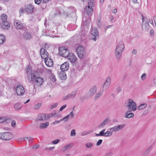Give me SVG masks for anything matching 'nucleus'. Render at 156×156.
I'll use <instances>...</instances> for the list:
<instances>
[{
  "instance_id": "1",
  "label": "nucleus",
  "mask_w": 156,
  "mask_h": 156,
  "mask_svg": "<svg viewBox=\"0 0 156 156\" xmlns=\"http://www.w3.org/2000/svg\"><path fill=\"white\" fill-rule=\"evenodd\" d=\"M31 81L34 82L35 85L37 86H40L42 85L44 80L43 78L39 76L38 72L34 71L31 74Z\"/></svg>"
},
{
  "instance_id": "2",
  "label": "nucleus",
  "mask_w": 156,
  "mask_h": 156,
  "mask_svg": "<svg viewBox=\"0 0 156 156\" xmlns=\"http://www.w3.org/2000/svg\"><path fill=\"white\" fill-rule=\"evenodd\" d=\"M124 106L127 108L130 112L135 111L137 109L136 103L131 99L127 100L124 104Z\"/></svg>"
},
{
  "instance_id": "3",
  "label": "nucleus",
  "mask_w": 156,
  "mask_h": 156,
  "mask_svg": "<svg viewBox=\"0 0 156 156\" xmlns=\"http://www.w3.org/2000/svg\"><path fill=\"white\" fill-rule=\"evenodd\" d=\"M78 56L80 58H82L86 56V50L81 46H79L76 49Z\"/></svg>"
},
{
  "instance_id": "4",
  "label": "nucleus",
  "mask_w": 156,
  "mask_h": 156,
  "mask_svg": "<svg viewBox=\"0 0 156 156\" xmlns=\"http://www.w3.org/2000/svg\"><path fill=\"white\" fill-rule=\"evenodd\" d=\"M13 137V134L10 132H7L0 133V138L4 140H10Z\"/></svg>"
},
{
  "instance_id": "5",
  "label": "nucleus",
  "mask_w": 156,
  "mask_h": 156,
  "mask_svg": "<svg viewBox=\"0 0 156 156\" xmlns=\"http://www.w3.org/2000/svg\"><path fill=\"white\" fill-rule=\"evenodd\" d=\"M105 129H103L99 132V133H96L95 136H103L106 137L111 136L113 133V131L111 130L107 131L105 132Z\"/></svg>"
},
{
  "instance_id": "6",
  "label": "nucleus",
  "mask_w": 156,
  "mask_h": 156,
  "mask_svg": "<svg viewBox=\"0 0 156 156\" xmlns=\"http://www.w3.org/2000/svg\"><path fill=\"white\" fill-rule=\"evenodd\" d=\"M91 34L92 35V39L96 41L97 39L99 37V32L98 30L95 28H92L91 30Z\"/></svg>"
},
{
  "instance_id": "7",
  "label": "nucleus",
  "mask_w": 156,
  "mask_h": 156,
  "mask_svg": "<svg viewBox=\"0 0 156 156\" xmlns=\"http://www.w3.org/2000/svg\"><path fill=\"white\" fill-rule=\"evenodd\" d=\"M69 53L67 49L65 47H60L59 48V54L60 55L67 57Z\"/></svg>"
},
{
  "instance_id": "8",
  "label": "nucleus",
  "mask_w": 156,
  "mask_h": 156,
  "mask_svg": "<svg viewBox=\"0 0 156 156\" xmlns=\"http://www.w3.org/2000/svg\"><path fill=\"white\" fill-rule=\"evenodd\" d=\"M15 89L16 93L18 95H23L25 92L24 88L21 85H17Z\"/></svg>"
},
{
  "instance_id": "9",
  "label": "nucleus",
  "mask_w": 156,
  "mask_h": 156,
  "mask_svg": "<svg viewBox=\"0 0 156 156\" xmlns=\"http://www.w3.org/2000/svg\"><path fill=\"white\" fill-rule=\"evenodd\" d=\"M15 28L17 30H22L24 28V26L23 23L20 20H16L14 23Z\"/></svg>"
},
{
  "instance_id": "10",
  "label": "nucleus",
  "mask_w": 156,
  "mask_h": 156,
  "mask_svg": "<svg viewBox=\"0 0 156 156\" xmlns=\"http://www.w3.org/2000/svg\"><path fill=\"white\" fill-rule=\"evenodd\" d=\"M124 124L120 125L113 126L110 129V130L113 132H117L122 130L125 126Z\"/></svg>"
},
{
  "instance_id": "11",
  "label": "nucleus",
  "mask_w": 156,
  "mask_h": 156,
  "mask_svg": "<svg viewBox=\"0 0 156 156\" xmlns=\"http://www.w3.org/2000/svg\"><path fill=\"white\" fill-rule=\"evenodd\" d=\"M53 115H52L51 117H52ZM51 116H49L48 115H47L44 114H40L38 115L37 116V119L39 120L43 121L45 120L48 119V118H50Z\"/></svg>"
},
{
  "instance_id": "12",
  "label": "nucleus",
  "mask_w": 156,
  "mask_h": 156,
  "mask_svg": "<svg viewBox=\"0 0 156 156\" xmlns=\"http://www.w3.org/2000/svg\"><path fill=\"white\" fill-rule=\"evenodd\" d=\"M67 57L72 63H75L77 61L76 56L73 53H69Z\"/></svg>"
},
{
  "instance_id": "13",
  "label": "nucleus",
  "mask_w": 156,
  "mask_h": 156,
  "mask_svg": "<svg viewBox=\"0 0 156 156\" xmlns=\"http://www.w3.org/2000/svg\"><path fill=\"white\" fill-rule=\"evenodd\" d=\"M44 62L45 65L48 67H51L53 65V60L49 57H47L44 59Z\"/></svg>"
},
{
  "instance_id": "14",
  "label": "nucleus",
  "mask_w": 156,
  "mask_h": 156,
  "mask_svg": "<svg viewBox=\"0 0 156 156\" xmlns=\"http://www.w3.org/2000/svg\"><path fill=\"white\" fill-rule=\"evenodd\" d=\"M34 7L32 4H30L25 7V10L28 13H30L34 12Z\"/></svg>"
},
{
  "instance_id": "15",
  "label": "nucleus",
  "mask_w": 156,
  "mask_h": 156,
  "mask_svg": "<svg viewBox=\"0 0 156 156\" xmlns=\"http://www.w3.org/2000/svg\"><path fill=\"white\" fill-rule=\"evenodd\" d=\"M122 51L120 49H119L117 47L115 51V55L116 58L118 60L122 56Z\"/></svg>"
},
{
  "instance_id": "16",
  "label": "nucleus",
  "mask_w": 156,
  "mask_h": 156,
  "mask_svg": "<svg viewBox=\"0 0 156 156\" xmlns=\"http://www.w3.org/2000/svg\"><path fill=\"white\" fill-rule=\"evenodd\" d=\"M40 53L41 58L44 59L48 57V53L44 48H41L40 50Z\"/></svg>"
},
{
  "instance_id": "17",
  "label": "nucleus",
  "mask_w": 156,
  "mask_h": 156,
  "mask_svg": "<svg viewBox=\"0 0 156 156\" xmlns=\"http://www.w3.org/2000/svg\"><path fill=\"white\" fill-rule=\"evenodd\" d=\"M110 121L108 118L105 119L98 126V128H104L105 126L108 124Z\"/></svg>"
},
{
  "instance_id": "18",
  "label": "nucleus",
  "mask_w": 156,
  "mask_h": 156,
  "mask_svg": "<svg viewBox=\"0 0 156 156\" xmlns=\"http://www.w3.org/2000/svg\"><path fill=\"white\" fill-rule=\"evenodd\" d=\"M23 37L25 40H29L32 38V34L30 32H25L23 34Z\"/></svg>"
},
{
  "instance_id": "19",
  "label": "nucleus",
  "mask_w": 156,
  "mask_h": 156,
  "mask_svg": "<svg viewBox=\"0 0 156 156\" xmlns=\"http://www.w3.org/2000/svg\"><path fill=\"white\" fill-rule=\"evenodd\" d=\"M69 67V62H66L61 65L60 69L62 72H64L68 69Z\"/></svg>"
},
{
  "instance_id": "20",
  "label": "nucleus",
  "mask_w": 156,
  "mask_h": 156,
  "mask_svg": "<svg viewBox=\"0 0 156 156\" xmlns=\"http://www.w3.org/2000/svg\"><path fill=\"white\" fill-rule=\"evenodd\" d=\"M97 88L95 86H94L91 87L89 90L88 94L90 97L93 96L97 91Z\"/></svg>"
},
{
  "instance_id": "21",
  "label": "nucleus",
  "mask_w": 156,
  "mask_h": 156,
  "mask_svg": "<svg viewBox=\"0 0 156 156\" xmlns=\"http://www.w3.org/2000/svg\"><path fill=\"white\" fill-rule=\"evenodd\" d=\"M74 116V113L73 112V111H72L69 115H66L63 118L61 119L60 121H62L64 120L65 122H66L68 121L69 117H70L72 119L73 118Z\"/></svg>"
},
{
  "instance_id": "22",
  "label": "nucleus",
  "mask_w": 156,
  "mask_h": 156,
  "mask_svg": "<svg viewBox=\"0 0 156 156\" xmlns=\"http://www.w3.org/2000/svg\"><path fill=\"white\" fill-rule=\"evenodd\" d=\"M116 47L119 48V49H120L121 51H123L125 48V46L123 42L120 41L117 44Z\"/></svg>"
},
{
  "instance_id": "23",
  "label": "nucleus",
  "mask_w": 156,
  "mask_h": 156,
  "mask_svg": "<svg viewBox=\"0 0 156 156\" xmlns=\"http://www.w3.org/2000/svg\"><path fill=\"white\" fill-rule=\"evenodd\" d=\"M111 79L110 77H108L103 84V87H108L111 85Z\"/></svg>"
},
{
  "instance_id": "24",
  "label": "nucleus",
  "mask_w": 156,
  "mask_h": 156,
  "mask_svg": "<svg viewBox=\"0 0 156 156\" xmlns=\"http://www.w3.org/2000/svg\"><path fill=\"white\" fill-rule=\"evenodd\" d=\"M130 112L128 110L127 111L125 115V117L126 118L130 119L133 118L134 116V114L133 113H129Z\"/></svg>"
},
{
  "instance_id": "25",
  "label": "nucleus",
  "mask_w": 156,
  "mask_h": 156,
  "mask_svg": "<svg viewBox=\"0 0 156 156\" xmlns=\"http://www.w3.org/2000/svg\"><path fill=\"white\" fill-rule=\"evenodd\" d=\"M10 27V24L7 21L2 23V27L3 28L5 29H8Z\"/></svg>"
},
{
  "instance_id": "26",
  "label": "nucleus",
  "mask_w": 156,
  "mask_h": 156,
  "mask_svg": "<svg viewBox=\"0 0 156 156\" xmlns=\"http://www.w3.org/2000/svg\"><path fill=\"white\" fill-rule=\"evenodd\" d=\"M49 122H46L45 123H41L39 128L41 129H44L47 128L49 125Z\"/></svg>"
},
{
  "instance_id": "27",
  "label": "nucleus",
  "mask_w": 156,
  "mask_h": 156,
  "mask_svg": "<svg viewBox=\"0 0 156 156\" xmlns=\"http://www.w3.org/2000/svg\"><path fill=\"white\" fill-rule=\"evenodd\" d=\"M73 144L70 143L69 144L66 145L65 146L62 147V150L63 151H66L70 149L73 146Z\"/></svg>"
},
{
  "instance_id": "28",
  "label": "nucleus",
  "mask_w": 156,
  "mask_h": 156,
  "mask_svg": "<svg viewBox=\"0 0 156 156\" xmlns=\"http://www.w3.org/2000/svg\"><path fill=\"white\" fill-rule=\"evenodd\" d=\"M149 24L147 21L144 24H142V27L143 30L144 29L145 30H147L149 29Z\"/></svg>"
},
{
  "instance_id": "29",
  "label": "nucleus",
  "mask_w": 156,
  "mask_h": 156,
  "mask_svg": "<svg viewBox=\"0 0 156 156\" xmlns=\"http://www.w3.org/2000/svg\"><path fill=\"white\" fill-rule=\"evenodd\" d=\"M59 76L60 79L62 80H64L66 79V75L64 72H61L59 74Z\"/></svg>"
},
{
  "instance_id": "30",
  "label": "nucleus",
  "mask_w": 156,
  "mask_h": 156,
  "mask_svg": "<svg viewBox=\"0 0 156 156\" xmlns=\"http://www.w3.org/2000/svg\"><path fill=\"white\" fill-rule=\"evenodd\" d=\"M103 93V91H100L98 92L95 94L94 96V99L95 100H97L100 97L101 95Z\"/></svg>"
},
{
  "instance_id": "31",
  "label": "nucleus",
  "mask_w": 156,
  "mask_h": 156,
  "mask_svg": "<svg viewBox=\"0 0 156 156\" xmlns=\"http://www.w3.org/2000/svg\"><path fill=\"white\" fill-rule=\"evenodd\" d=\"M93 11V9L92 8H89L87 7V9L86 13H87L88 15L90 16L91 14V13Z\"/></svg>"
},
{
  "instance_id": "32",
  "label": "nucleus",
  "mask_w": 156,
  "mask_h": 156,
  "mask_svg": "<svg viewBox=\"0 0 156 156\" xmlns=\"http://www.w3.org/2000/svg\"><path fill=\"white\" fill-rule=\"evenodd\" d=\"M1 18L2 22L7 21V16L5 14H3L1 15Z\"/></svg>"
},
{
  "instance_id": "33",
  "label": "nucleus",
  "mask_w": 156,
  "mask_h": 156,
  "mask_svg": "<svg viewBox=\"0 0 156 156\" xmlns=\"http://www.w3.org/2000/svg\"><path fill=\"white\" fill-rule=\"evenodd\" d=\"M88 7L89 8H92L94 6V0H90L88 2Z\"/></svg>"
},
{
  "instance_id": "34",
  "label": "nucleus",
  "mask_w": 156,
  "mask_h": 156,
  "mask_svg": "<svg viewBox=\"0 0 156 156\" xmlns=\"http://www.w3.org/2000/svg\"><path fill=\"white\" fill-rule=\"evenodd\" d=\"M21 105L19 103H17L14 105V107L16 110L20 109L21 108Z\"/></svg>"
},
{
  "instance_id": "35",
  "label": "nucleus",
  "mask_w": 156,
  "mask_h": 156,
  "mask_svg": "<svg viewBox=\"0 0 156 156\" xmlns=\"http://www.w3.org/2000/svg\"><path fill=\"white\" fill-rule=\"evenodd\" d=\"M5 41V36L2 35H0V44H3Z\"/></svg>"
},
{
  "instance_id": "36",
  "label": "nucleus",
  "mask_w": 156,
  "mask_h": 156,
  "mask_svg": "<svg viewBox=\"0 0 156 156\" xmlns=\"http://www.w3.org/2000/svg\"><path fill=\"white\" fill-rule=\"evenodd\" d=\"M147 106V104H141L138 107V109L139 110H141L145 108Z\"/></svg>"
},
{
  "instance_id": "37",
  "label": "nucleus",
  "mask_w": 156,
  "mask_h": 156,
  "mask_svg": "<svg viewBox=\"0 0 156 156\" xmlns=\"http://www.w3.org/2000/svg\"><path fill=\"white\" fill-rule=\"evenodd\" d=\"M84 20V18L83 17V23H82V25H84V26H87L89 24V22L87 20Z\"/></svg>"
},
{
  "instance_id": "38",
  "label": "nucleus",
  "mask_w": 156,
  "mask_h": 156,
  "mask_svg": "<svg viewBox=\"0 0 156 156\" xmlns=\"http://www.w3.org/2000/svg\"><path fill=\"white\" fill-rule=\"evenodd\" d=\"M50 79L53 82H55L56 81V78L55 75L53 74H51L50 76Z\"/></svg>"
},
{
  "instance_id": "39",
  "label": "nucleus",
  "mask_w": 156,
  "mask_h": 156,
  "mask_svg": "<svg viewBox=\"0 0 156 156\" xmlns=\"http://www.w3.org/2000/svg\"><path fill=\"white\" fill-rule=\"evenodd\" d=\"M76 92L75 91L72 92L70 94H69L70 98H73L74 97H75L76 96Z\"/></svg>"
},
{
  "instance_id": "40",
  "label": "nucleus",
  "mask_w": 156,
  "mask_h": 156,
  "mask_svg": "<svg viewBox=\"0 0 156 156\" xmlns=\"http://www.w3.org/2000/svg\"><path fill=\"white\" fill-rule=\"evenodd\" d=\"M41 106V104L39 103L37 104L34 107V109H37L39 108Z\"/></svg>"
},
{
  "instance_id": "41",
  "label": "nucleus",
  "mask_w": 156,
  "mask_h": 156,
  "mask_svg": "<svg viewBox=\"0 0 156 156\" xmlns=\"http://www.w3.org/2000/svg\"><path fill=\"white\" fill-rule=\"evenodd\" d=\"M76 135V133L75 129H73L71 132L70 136H75Z\"/></svg>"
},
{
  "instance_id": "42",
  "label": "nucleus",
  "mask_w": 156,
  "mask_h": 156,
  "mask_svg": "<svg viewBox=\"0 0 156 156\" xmlns=\"http://www.w3.org/2000/svg\"><path fill=\"white\" fill-rule=\"evenodd\" d=\"M32 71L31 69L29 67L26 69V73L27 74L31 73Z\"/></svg>"
},
{
  "instance_id": "43",
  "label": "nucleus",
  "mask_w": 156,
  "mask_h": 156,
  "mask_svg": "<svg viewBox=\"0 0 156 156\" xmlns=\"http://www.w3.org/2000/svg\"><path fill=\"white\" fill-rule=\"evenodd\" d=\"M58 105V103H55L53 104L52 105L51 107V109H53L54 108L56 107Z\"/></svg>"
},
{
  "instance_id": "44",
  "label": "nucleus",
  "mask_w": 156,
  "mask_h": 156,
  "mask_svg": "<svg viewBox=\"0 0 156 156\" xmlns=\"http://www.w3.org/2000/svg\"><path fill=\"white\" fill-rule=\"evenodd\" d=\"M70 98L69 94H68L63 98V100L64 101H65L67 100Z\"/></svg>"
},
{
  "instance_id": "45",
  "label": "nucleus",
  "mask_w": 156,
  "mask_h": 156,
  "mask_svg": "<svg viewBox=\"0 0 156 156\" xmlns=\"http://www.w3.org/2000/svg\"><path fill=\"white\" fill-rule=\"evenodd\" d=\"M60 141V140L59 139H57L53 141L52 143L54 144H55L59 142Z\"/></svg>"
},
{
  "instance_id": "46",
  "label": "nucleus",
  "mask_w": 156,
  "mask_h": 156,
  "mask_svg": "<svg viewBox=\"0 0 156 156\" xmlns=\"http://www.w3.org/2000/svg\"><path fill=\"white\" fill-rule=\"evenodd\" d=\"M92 146V144L91 143H87L86 144V146L87 148H90Z\"/></svg>"
},
{
  "instance_id": "47",
  "label": "nucleus",
  "mask_w": 156,
  "mask_h": 156,
  "mask_svg": "<svg viewBox=\"0 0 156 156\" xmlns=\"http://www.w3.org/2000/svg\"><path fill=\"white\" fill-rule=\"evenodd\" d=\"M146 78V75L145 74V73H143L141 77V79H142V80H145Z\"/></svg>"
},
{
  "instance_id": "48",
  "label": "nucleus",
  "mask_w": 156,
  "mask_h": 156,
  "mask_svg": "<svg viewBox=\"0 0 156 156\" xmlns=\"http://www.w3.org/2000/svg\"><path fill=\"white\" fill-rule=\"evenodd\" d=\"M102 142V140L100 139L99 140L98 142H97L96 144V145L98 146L100 145L101 144Z\"/></svg>"
},
{
  "instance_id": "49",
  "label": "nucleus",
  "mask_w": 156,
  "mask_h": 156,
  "mask_svg": "<svg viewBox=\"0 0 156 156\" xmlns=\"http://www.w3.org/2000/svg\"><path fill=\"white\" fill-rule=\"evenodd\" d=\"M88 133H89L87 131H83L81 133V135L82 136H84Z\"/></svg>"
},
{
  "instance_id": "50",
  "label": "nucleus",
  "mask_w": 156,
  "mask_h": 156,
  "mask_svg": "<svg viewBox=\"0 0 156 156\" xmlns=\"http://www.w3.org/2000/svg\"><path fill=\"white\" fill-rule=\"evenodd\" d=\"M34 2L36 4L39 5L41 2V0H34Z\"/></svg>"
},
{
  "instance_id": "51",
  "label": "nucleus",
  "mask_w": 156,
  "mask_h": 156,
  "mask_svg": "<svg viewBox=\"0 0 156 156\" xmlns=\"http://www.w3.org/2000/svg\"><path fill=\"white\" fill-rule=\"evenodd\" d=\"M66 107V105H65L62 106L60 108L59 111H61Z\"/></svg>"
},
{
  "instance_id": "52",
  "label": "nucleus",
  "mask_w": 156,
  "mask_h": 156,
  "mask_svg": "<svg viewBox=\"0 0 156 156\" xmlns=\"http://www.w3.org/2000/svg\"><path fill=\"white\" fill-rule=\"evenodd\" d=\"M112 152H108L106 153L105 155V156H112Z\"/></svg>"
},
{
  "instance_id": "53",
  "label": "nucleus",
  "mask_w": 156,
  "mask_h": 156,
  "mask_svg": "<svg viewBox=\"0 0 156 156\" xmlns=\"http://www.w3.org/2000/svg\"><path fill=\"white\" fill-rule=\"evenodd\" d=\"M122 90L121 88L119 87H118L116 88V90L118 93L120 92Z\"/></svg>"
},
{
  "instance_id": "54",
  "label": "nucleus",
  "mask_w": 156,
  "mask_h": 156,
  "mask_svg": "<svg viewBox=\"0 0 156 156\" xmlns=\"http://www.w3.org/2000/svg\"><path fill=\"white\" fill-rule=\"evenodd\" d=\"M25 139H27L29 141L32 140H33L32 137H24L23 138V140H25Z\"/></svg>"
},
{
  "instance_id": "55",
  "label": "nucleus",
  "mask_w": 156,
  "mask_h": 156,
  "mask_svg": "<svg viewBox=\"0 0 156 156\" xmlns=\"http://www.w3.org/2000/svg\"><path fill=\"white\" fill-rule=\"evenodd\" d=\"M60 122H61V121H60V120H59L58 121H56L55 122H53L52 123V124L53 125H56L58 123H59Z\"/></svg>"
},
{
  "instance_id": "56",
  "label": "nucleus",
  "mask_w": 156,
  "mask_h": 156,
  "mask_svg": "<svg viewBox=\"0 0 156 156\" xmlns=\"http://www.w3.org/2000/svg\"><path fill=\"white\" fill-rule=\"evenodd\" d=\"M112 26L111 25H108L105 27V32H106V30L110 28Z\"/></svg>"
},
{
  "instance_id": "57",
  "label": "nucleus",
  "mask_w": 156,
  "mask_h": 156,
  "mask_svg": "<svg viewBox=\"0 0 156 156\" xmlns=\"http://www.w3.org/2000/svg\"><path fill=\"white\" fill-rule=\"evenodd\" d=\"M85 97L84 96H83L81 97L80 98V100L82 101L83 102L84 101L85 99Z\"/></svg>"
},
{
  "instance_id": "58",
  "label": "nucleus",
  "mask_w": 156,
  "mask_h": 156,
  "mask_svg": "<svg viewBox=\"0 0 156 156\" xmlns=\"http://www.w3.org/2000/svg\"><path fill=\"white\" fill-rule=\"evenodd\" d=\"M16 122L14 120H12L11 122V125L12 126H14L15 125Z\"/></svg>"
},
{
  "instance_id": "59",
  "label": "nucleus",
  "mask_w": 156,
  "mask_h": 156,
  "mask_svg": "<svg viewBox=\"0 0 156 156\" xmlns=\"http://www.w3.org/2000/svg\"><path fill=\"white\" fill-rule=\"evenodd\" d=\"M137 51L135 49H133L132 51V53L133 54L136 55L137 54Z\"/></svg>"
},
{
  "instance_id": "60",
  "label": "nucleus",
  "mask_w": 156,
  "mask_h": 156,
  "mask_svg": "<svg viewBox=\"0 0 156 156\" xmlns=\"http://www.w3.org/2000/svg\"><path fill=\"white\" fill-rule=\"evenodd\" d=\"M153 19L154 20L155 25L156 27V16H154L153 17Z\"/></svg>"
},
{
  "instance_id": "61",
  "label": "nucleus",
  "mask_w": 156,
  "mask_h": 156,
  "mask_svg": "<svg viewBox=\"0 0 156 156\" xmlns=\"http://www.w3.org/2000/svg\"><path fill=\"white\" fill-rule=\"evenodd\" d=\"M19 12L20 14L21 13H23L24 12V10L23 9H20L19 10Z\"/></svg>"
},
{
  "instance_id": "62",
  "label": "nucleus",
  "mask_w": 156,
  "mask_h": 156,
  "mask_svg": "<svg viewBox=\"0 0 156 156\" xmlns=\"http://www.w3.org/2000/svg\"><path fill=\"white\" fill-rule=\"evenodd\" d=\"M149 22L152 25H153V22L152 19H150L149 20Z\"/></svg>"
},
{
  "instance_id": "63",
  "label": "nucleus",
  "mask_w": 156,
  "mask_h": 156,
  "mask_svg": "<svg viewBox=\"0 0 156 156\" xmlns=\"http://www.w3.org/2000/svg\"><path fill=\"white\" fill-rule=\"evenodd\" d=\"M39 147V145H35L34 146L33 148L34 149H36L38 148Z\"/></svg>"
},
{
  "instance_id": "64",
  "label": "nucleus",
  "mask_w": 156,
  "mask_h": 156,
  "mask_svg": "<svg viewBox=\"0 0 156 156\" xmlns=\"http://www.w3.org/2000/svg\"><path fill=\"white\" fill-rule=\"evenodd\" d=\"M117 11L116 9H114L112 10V12L114 13H116Z\"/></svg>"
}]
</instances>
